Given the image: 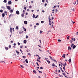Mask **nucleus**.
<instances>
[{
  "mask_svg": "<svg viewBox=\"0 0 78 78\" xmlns=\"http://www.w3.org/2000/svg\"><path fill=\"white\" fill-rule=\"evenodd\" d=\"M60 63L62 64V66H66V62H65L64 63V64H63L61 62H60Z\"/></svg>",
  "mask_w": 78,
  "mask_h": 78,
  "instance_id": "f257e3e1",
  "label": "nucleus"
},
{
  "mask_svg": "<svg viewBox=\"0 0 78 78\" xmlns=\"http://www.w3.org/2000/svg\"><path fill=\"white\" fill-rule=\"evenodd\" d=\"M7 9H8L9 10H10L11 9V8H10V6H7Z\"/></svg>",
  "mask_w": 78,
  "mask_h": 78,
  "instance_id": "f03ea898",
  "label": "nucleus"
},
{
  "mask_svg": "<svg viewBox=\"0 0 78 78\" xmlns=\"http://www.w3.org/2000/svg\"><path fill=\"white\" fill-rule=\"evenodd\" d=\"M16 14H17L18 15H19V14L20 13H19V11H18V10L16 11Z\"/></svg>",
  "mask_w": 78,
  "mask_h": 78,
  "instance_id": "7ed1b4c3",
  "label": "nucleus"
},
{
  "mask_svg": "<svg viewBox=\"0 0 78 78\" xmlns=\"http://www.w3.org/2000/svg\"><path fill=\"white\" fill-rule=\"evenodd\" d=\"M9 5H11V4L12 2L11 1H10L8 2Z\"/></svg>",
  "mask_w": 78,
  "mask_h": 78,
  "instance_id": "20e7f679",
  "label": "nucleus"
},
{
  "mask_svg": "<svg viewBox=\"0 0 78 78\" xmlns=\"http://www.w3.org/2000/svg\"><path fill=\"white\" fill-rule=\"evenodd\" d=\"M24 14H25V12H23L22 14H21V16L22 17H24Z\"/></svg>",
  "mask_w": 78,
  "mask_h": 78,
  "instance_id": "39448f33",
  "label": "nucleus"
},
{
  "mask_svg": "<svg viewBox=\"0 0 78 78\" xmlns=\"http://www.w3.org/2000/svg\"><path fill=\"white\" fill-rule=\"evenodd\" d=\"M24 24H25V25H27V23H28L26 21H25L24 22Z\"/></svg>",
  "mask_w": 78,
  "mask_h": 78,
  "instance_id": "423d86ee",
  "label": "nucleus"
},
{
  "mask_svg": "<svg viewBox=\"0 0 78 78\" xmlns=\"http://www.w3.org/2000/svg\"><path fill=\"white\" fill-rule=\"evenodd\" d=\"M76 48V46H75V45H73V49H74V48Z\"/></svg>",
  "mask_w": 78,
  "mask_h": 78,
  "instance_id": "0eeeda50",
  "label": "nucleus"
},
{
  "mask_svg": "<svg viewBox=\"0 0 78 78\" xmlns=\"http://www.w3.org/2000/svg\"><path fill=\"white\" fill-rule=\"evenodd\" d=\"M10 32H12V28H11V26L10 27Z\"/></svg>",
  "mask_w": 78,
  "mask_h": 78,
  "instance_id": "6e6552de",
  "label": "nucleus"
},
{
  "mask_svg": "<svg viewBox=\"0 0 78 78\" xmlns=\"http://www.w3.org/2000/svg\"><path fill=\"white\" fill-rule=\"evenodd\" d=\"M73 38H72V39L71 40H70V42H71V43H72V42H73Z\"/></svg>",
  "mask_w": 78,
  "mask_h": 78,
  "instance_id": "1a4fd4ad",
  "label": "nucleus"
},
{
  "mask_svg": "<svg viewBox=\"0 0 78 78\" xmlns=\"http://www.w3.org/2000/svg\"><path fill=\"white\" fill-rule=\"evenodd\" d=\"M69 62L70 63L72 62V60H71V59L69 58V60H68Z\"/></svg>",
  "mask_w": 78,
  "mask_h": 78,
  "instance_id": "9d476101",
  "label": "nucleus"
},
{
  "mask_svg": "<svg viewBox=\"0 0 78 78\" xmlns=\"http://www.w3.org/2000/svg\"><path fill=\"white\" fill-rule=\"evenodd\" d=\"M63 55H62V57H63V58H66V56H65L66 55H65L64 54H63Z\"/></svg>",
  "mask_w": 78,
  "mask_h": 78,
  "instance_id": "9b49d317",
  "label": "nucleus"
},
{
  "mask_svg": "<svg viewBox=\"0 0 78 78\" xmlns=\"http://www.w3.org/2000/svg\"><path fill=\"white\" fill-rule=\"evenodd\" d=\"M23 42L24 44H26L27 43V40H25L23 41Z\"/></svg>",
  "mask_w": 78,
  "mask_h": 78,
  "instance_id": "f8f14e48",
  "label": "nucleus"
},
{
  "mask_svg": "<svg viewBox=\"0 0 78 78\" xmlns=\"http://www.w3.org/2000/svg\"><path fill=\"white\" fill-rule=\"evenodd\" d=\"M2 17H5V13H2Z\"/></svg>",
  "mask_w": 78,
  "mask_h": 78,
  "instance_id": "ddd939ff",
  "label": "nucleus"
},
{
  "mask_svg": "<svg viewBox=\"0 0 78 78\" xmlns=\"http://www.w3.org/2000/svg\"><path fill=\"white\" fill-rule=\"evenodd\" d=\"M1 8H2L3 9H5V7L4 6H2Z\"/></svg>",
  "mask_w": 78,
  "mask_h": 78,
  "instance_id": "4468645a",
  "label": "nucleus"
},
{
  "mask_svg": "<svg viewBox=\"0 0 78 78\" xmlns=\"http://www.w3.org/2000/svg\"><path fill=\"white\" fill-rule=\"evenodd\" d=\"M25 62H26V63H28V60H27V59H26Z\"/></svg>",
  "mask_w": 78,
  "mask_h": 78,
  "instance_id": "2eb2a0df",
  "label": "nucleus"
},
{
  "mask_svg": "<svg viewBox=\"0 0 78 78\" xmlns=\"http://www.w3.org/2000/svg\"><path fill=\"white\" fill-rule=\"evenodd\" d=\"M33 72L34 73H37L36 71V70H34L33 71Z\"/></svg>",
  "mask_w": 78,
  "mask_h": 78,
  "instance_id": "dca6fc26",
  "label": "nucleus"
},
{
  "mask_svg": "<svg viewBox=\"0 0 78 78\" xmlns=\"http://www.w3.org/2000/svg\"><path fill=\"white\" fill-rule=\"evenodd\" d=\"M5 50H8V49H9L7 47H5Z\"/></svg>",
  "mask_w": 78,
  "mask_h": 78,
  "instance_id": "f3484780",
  "label": "nucleus"
},
{
  "mask_svg": "<svg viewBox=\"0 0 78 78\" xmlns=\"http://www.w3.org/2000/svg\"><path fill=\"white\" fill-rule=\"evenodd\" d=\"M16 52L17 53V55H19V52L18 51H16Z\"/></svg>",
  "mask_w": 78,
  "mask_h": 78,
  "instance_id": "a211bd4d",
  "label": "nucleus"
},
{
  "mask_svg": "<svg viewBox=\"0 0 78 78\" xmlns=\"http://www.w3.org/2000/svg\"><path fill=\"white\" fill-rule=\"evenodd\" d=\"M48 18L49 19V22H50V20H51V18H50V16H48Z\"/></svg>",
  "mask_w": 78,
  "mask_h": 78,
  "instance_id": "6ab92c4d",
  "label": "nucleus"
},
{
  "mask_svg": "<svg viewBox=\"0 0 78 78\" xmlns=\"http://www.w3.org/2000/svg\"><path fill=\"white\" fill-rule=\"evenodd\" d=\"M20 67H22V68L23 69L24 68V67H23V66H22V65H20Z\"/></svg>",
  "mask_w": 78,
  "mask_h": 78,
  "instance_id": "aec40b11",
  "label": "nucleus"
},
{
  "mask_svg": "<svg viewBox=\"0 0 78 78\" xmlns=\"http://www.w3.org/2000/svg\"><path fill=\"white\" fill-rule=\"evenodd\" d=\"M60 70L62 71V72H64V71L62 70V68L60 67Z\"/></svg>",
  "mask_w": 78,
  "mask_h": 78,
  "instance_id": "412c9836",
  "label": "nucleus"
},
{
  "mask_svg": "<svg viewBox=\"0 0 78 78\" xmlns=\"http://www.w3.org/2000/svg\"><path fill=\"white\" fill-rule=\"evenodd\" d=\"M7 2V1L6 0H4L3 1V2H4V3H6Z\"/></svg>",
  "mask_w": 78,
  "mask_h": 78,
  "instance_id": "4be33fe9",
  "label": "nucleus"
},
{
  "mask_svg": "<svg viewBox=\"0 0 78 78\" xmlns=\"http://www.w3.org/2000/svg\"><path fill=\"white\" fill-rule=\"evenodd\" d=\"M13 12V10H10V12Z\"/></svg>",
  "mask_w": 78,
  "mask_h": 78,
  "instance_id": "5701e85b",
  "label": "nucleus"
},
{
  "mask_svg": "<svg viewBox=\"0 0 78 78\" xmlns=\"http://www.w3.org/2000/svg\"><path fill=\"white\" fill-rule=\"evenodd\" d=\"M47 62H48V64H50V61L49 62V60H47Z\"/></svg>",
  "mask_w": 78,
  "mask_h": 78,
  "instance_id": "b1692460",
  "label": "nucleus"
},
{
  "mask_svg": "<svg viewBox=\"0 0 78 78\" xmlns=\"http://www.w3.org/2000/svg\"><path fill=\"white\" fill-rule=\"evenodd\" d=\"M53 12H52V13H53V14H54L55 13V12H55V9H53L52 10Z\"/></svg>",
  "mask_w": 78,
  "mask_h": 78,
  "instance_id": "393cba45",
  "label": "nucleus"
},
{
  "mask_svg": "<svg viewBox=\"0 0 78 78\" xmlns=\"http://www.w3.org/2000/svg\"><path fill=\"white\" fill-rule=\"evenodd\" d=\"M23 58H24V59H25V58H26V57L24 56H23Z\"/></svg>",
  "mask_w": 78,
  "mask_h": 78,
  "instance_id": "a878e982",
  "label": "nucleus"
},
{
  "mask_svg": "<svg viewBox=\"0 0 78 78\" xmlns=\"http://www.w3.org/2000/svg\"><path fill=\"white\" fill-rule=\"evenodd\" d=\"M69 38H70V36H68L67 37V39H69Z\"/></svg>",
  "mask_w": 78,
  "mask_h": 78,
  "instance_id": "bb28decb",
  "label": "nucleus"
},
{
  "mask_svg": "<svg viewBox=\"0 0 78 78\" xmlns=\"http://www.w3.org/2000/svg\"><path fill=\"white\" fill-rule=\"evenodd\" d=\"M16 29H17V30H18L19 29V27H18V26H16Z\"/></svg>",
  "mask_w": 78,
  "mask_h": 78,
  "instance_id": "cd10ccee",
  "label": "nucleus"
},
{
  "mask_svg": "<svg viewBox=\"0 0 78 78\" xmlns=\"http://www.w3.org/2000/svg\"><path fill=\"white\" fill-rule=\"evenodd\" d=\"M63 69H64V70L65 72H66V70H65V66L63 67Z\"/></svg>",
  "mask_w": 78,
  "mask_h": 78,
  "instance_id": "c85d7f7f",
  "label": "nucleus"
},
{
  "mask_svg": "<svg viewBox=\"0 0 78 78\" xmlns=\"http://www.w3.org/2000/svg\"><path fill=\"white\" fill-rule=\"evenodd\" d=\"M33 18H34V17H35V15H34V14H33Z\"/></svg>",
  "mask_w": 78,
  "mask_h": 78,
  "instance_id": "c756f323",
  "label": "nucleus"
},
{
  "mask_svg": "<svg viewBox=\"0 0 78 78\" xmlns=\"http://www.w3.org/2000/svg\"><path fill=\"white\" fill-rule=\"evenodd\" d=\"M56 5H55L54 7H53V8L54 9H55V8H56Z\"/></svg>",
  "mask_w": 78,
  "mask_h": 78,
  "instance_id": "7c9ffc66",
  "label": "nucleus"
},
{
  "mask_svg": "<svg viewBox=\"0 0 78 78\" xmlns=\"http://www.w3.org/2000/svg\"><path fill=\"white\" fill-rule=\"evenodd\" d=\"M0 12H3V10H2V9L0 10Z\"/></svg>",
  "mask_w": 78,
  "mask_h": 78,
  "instance_id": "2f4dec72",
  "label": "nucleus"
},
{
  "mask_svg": "<svg viewBox=\"0 0 78 78\" xmlns=\"http://www.w3.org/2000/svg\"><path fill=\"white\" fill-rule=\"evenodd\" d=\"M38 71L39 72V73H42V72L41 71H40L38 70Z\"/></svg>",
  "mask_w": 78,
  "mask_h": 78,
  "instance_id": "473e14b6",
  "label": "nucleus"
},
{
  "mask_svg": "<svg viewBox=\"0 0 78 78\" xmlns=\"http://www.w3.org/2000/svg\"><path fill=\"white\" fill-rule=\"evenodd\" d=\"M37 17H38V15H37V16L35 17V19H37Z\"/></svg>",
  "mask_w": 78,
  "mask_h": 78,
  "instance_id": "72a5a7b5",
  "label": "nucleus"
},
{
  "mask_svg": "<svg viewBox=\"0 0 78 78\" xmlns=\"http://www.w3.org/2000/svg\"><path fill=\"white\" fill-rule=\"evenodd\" d=\"M76 2H74L73 3L74 5H75V4H76Z\"/></svg>",
  "mask_w": 78,
  "mask_h": 78,
  "instance_id": "f704fd0d",
  "label": "nucleus"
},
{
  "mask_svg": "<svg viewBox=\"0 0 78 78\" xmlns=\"http://www.w3.org/2000/svg\"><path fill=\"white\" fill-rule=\"evenodd\" d=\"M58 42H61V40H58Z\"/></svg>",
  "mask_w": 78,
  "mask_h": 78,
  "instance_id": "c9c22d12",
  "label": "nucleus"
},
{
  "mask_svg": "<svg viewBox=\"0 0 78 78\" xmlns=\"http://www.w3.org/2000/svg\"><path fill=\"white\" fill-rule=\"evenodd\" d=\"M70 46H69L68 47V50H70Z\"/></svg>",
  "mask_w": 78,
  "mask_h": 78,
  "instance_id": "e433bc0d",
  "label": "nucleus"
},
{
  "mask_svg": "<svg viewBox=\"0 0 78 78\" xmlns=\"http://www.w3.org/2000/svg\"><path fill=\"white\" fill-rule=\"evenodd\" d=\"M28 36L26 35V39H28Z\"/></svg>",
  "mask_w": 78,
  "mask_h": 78,
  "instance_id": "4c0bfd02",
  "label": "nucleus"
},
{
  "mask_svg": "<svg viewBox=\"0 0 78 78\" xmlns=\"http://www.w3.org/2000/svg\"><path fill=\"white\" fill-rule=\"evenodd\" d=\"M27 55H30V56H31V54H30V53H28Z\"/></svg>",
  "mask_w": 78,
  "mask_h": 78,
  "instance_id": "58836bf2",
  "label": "nucleus"
},
{
  "mask_svg": "<svg viewBox=\"0 0 78 78\" xmlns=\"http://www.w3.org/2000/svg\"><path fill=\"white\" fill-rule=\"evenodd\" d=\"M36 64H37V66H39V64H38V63L37 62H36Z\"/></svg>",
  "mask_w": 78,
  "mask_h": 78,
  "instance_id": "ea45409f",
  "label": "nucleus"
},
{
  "mask_svg": "<svg viewBox=\"0 0 78 78\" xmlns=\"http://www.w3.org/2000/svg\"><path fill=\"white\" fill-rule=\"evenodd\" d=\"M40 69H43V67H41Z\"/></svg>",
  "mask_w": 78,
  "mask_h": 78,
  "instance_id": "a19ab883",
  "label": "nucleus"
},
{
  "mask_svg": "<svg viewBox=\"0 0 78 78\" xmlns=\"http://www.w3.org/2000/svg\"><path fill=\"white\" fill-rule=\"evenodd\" d=\"M39 25V23H37L36 24V25L38 26V25Z\"/></svg>",
  "mask_w": 78,
  "mask_h": 78,
  "instance_id": "79ce46f5",
  "label": "nucleus"
},
{
  "mask_svg": "<svg viewBox=\"0 0 78 78\" xmlns=\"http://www.w3.org/2000/svg\"><path fill=\"white\" fill-rule=\"evenodd\" d=\"M34 29H36V26H34Z\"/></svg>",
  "mask_w": 78,
  "mask_h": 78,
  "instance_id": "37998d69",
  "label": "nucleus"
},
{
  "mask_svg": "<svg viewBox=\"0 0 78 78\" xmlns=\"http://www.w3.org/2000/svg\"><path fill=\"white\" fill-rule=\"evenodd\" d=\"M41 23H44V21H41Z\"/></svg>",
  "mask_w": 78,
  "mask_h": 78,
  "instance_id": "c03bdc74",
  "label": "nucleus"
},
{
  "mask_svg": "<svg viewBox=\"0 0 78 78\" xmlns=\"http://www.w3.org/2000/svg\"><path fill=\"white\" fill-rule=\"evenodd\" d=\"M11 15H10L9 16V18H11Z\"/></svg>",
  "mask_w": 78,
  "mask_h": 78,
  "instance_id": "a18cd8bd",
  "label": "nucleus"
},
{
  "mask_svg": "<svg viewBox=\"0 0 78 78\" xmlns=\"http://www.w3.org/2000/svg\"><path fill=\"white\" fill-rule=\"evenodd\" d=\"M9 48H11V45H9Z\"/></svg>",
  "mask_w": 78,
  "mask_h": 78,
  "instance_id": "49530a36",
  "label": "nucleus"
},
{
  "mask_svg": "<svg viewBox=\"0 0 78 78\" xmlns=\"http://www.w3.org/2000/svg\"><path fill=\"white\" fill-rule=\"evenodd\" d=\"M52 66H55V64H54V63H53V64L52 65Z\"/></svg>",
  "mask_w": 78,
  "mask_h": 78,
  "instance_id": "de8ad7c7",
  "label": "nucleus"
},
{
  "mask_svg": "<svg viewBox=\"0 0 78 78\" xmlns=\"http://www.w3.org/2000/svg\"><path fill=\"white\" fill-rule=\"evenodd\" d=\"M73 41H75V38H73Z\"/></svg>",
  "mask_w": 78,
  "mask_h": 78,
  "instance_id": "09e8293b",
  "label": "nucleus"
},
{
  "mask_svg": "<svg viewBox=\"0 0 78 78\" xmlns=\"http://www.w3.org/2000/svg\"><path fill=\"white\" fill-rule=\"evenodd\" d=\"M44 2H45V0H42V2L44 3Z\"/></svg>",
  "mask_w": 78,
  "mask_h": 78,
  "instance_id": "8fccbe9b",
  "label": "nucleus"
},
{
  "mask_svg": "<svg viewBox=\"0 0 78 78\" xmlns=\"http://www.w3.org/2000/svg\"><path fill=\"white\" fill-rule=\"evenodd\" d=\"M40 33L41 34V33H42V31L41 30H40Z\"/></svg>",
  "mask_w": 78,
  "mask_h": 78,
  "instance_id": "3c124183",
  "label": "nucleus"
},
{
  "mask_svg": "<svg viewBox=\"0 0 78 78\" xmlns=\"http://www.w3.org/2000/svg\"><path fill=\"white\" fill-rule=\"evenodd\" d=\"M23 47V46H20V48H22Z\"/></svg>",
  "mask_w": 78,
  "mask_h": 78,
  "instance_id": "603ef678",
  "label": "nucleus"
},
{
  "mask_svg": "<svg viewBox=\"0 0 78 78\" xmlns=\"http://www.w3.org/2000/svg\"><path fill=\"white\" fill-rule=\"evenodd\" d=\"M45 59L46 61H47V59H48V58H45Z\"/></svg>",
  "mask_w": 78,
  "mask_h": 78,
  "instance_id": "864d4df0",
  "label": "nucleus"
},
{
  "mask_svg": "<svg viewBox=\"0 0 78 78\" xmlns=\"http://www.w3.org/2000/svg\"><path fill=\"white\" fill-rule=\"evenodd\" d=\"M47 3L45 4H44V6H47Z\"/></svg>",
  "mask_w": 78,
  "mask_h": 78,
  "instance_id": "5fc2aeb1",
  "label": "nucleus"
},
{
  "mask_svg": "<svg viewBox=\"0 0 78 78\" xmlns=\"http://www.w3.org/2000/svg\"><path fill=\"white\" fill-rule=\"evenodd\" d=\"M29 8H32L31 6V5L30 6H29Z\"/></svg>",
  "mask_w": 78,
  "mask_h": 78,
  "instance_id": "6e6d98bb",
  "label": "nucleus"
},
{
  "mask_svg": "<svg viewBox=\"0 0 78 78\" xmlns=\"http://www.w3.org/2000/svg\"><path fill=\"white\" fill-rule=\"evenodd\" d=\"M19 33L20 34H22V32H21V31H20V32H19Z\"/></svg>",
  "mask_w": 78,
  "mask_h": 78,
  "instance_id": "4d7b16f0",
  "label": "nucleus"
},
{
  "mask_svg": "<svg viewBox=\"0 0 78 78\" xmlns=\"http://www.w3.org/2000/svg\"><path fill=\"white\" fill-rule=\"evenodd\" d=\"M18 45H20V43H19V42H18Z\"/></svg>",
  "mask_w": 78,
  "mask_h": 78,
  "instance_id": "13d9d810",
  "label": "nucleus"
},
{
  "mask_svg": "<svg viewBox=\"0 0 78 78\" xmlns=\"http://www.w3.org/2000/svg\"><path fill=\"white\" fill-rule=\"evenodd\" d=\"M13 45H14V46H15L16 45V43H14L13 44Z\"/></svg>",
  "mask_w": 78,
  "mask_h": 78,
  "instance_id": "bf43d9fd",
  "label": "nucleus"
},
{
  "mask_svg": "<svg viewBox=\"0 0 78 78\" xmlns=\"http://www.w3.org/2000/svg\"><path fill=\"white\" fill-rule=\"evenodd\" d=\"M49 58H50V59H52V57L50 56H49Z\"/></svg>",
  "mask_w": 78,
  "mask_h": 78,
  "instance_id": "052dcab7",
  "label": "nucleus"
},
{
  "mask_svg": "<svg viewBox=\"0 0 78 78\" xmlns=\"http://www.w3.org/2000/svg\"><path fill=\"white\" fill-rule=\"evenodd\" d=\"M24 30L25 32L26 31V28H24Z\"/></svg>",
  "mask_w": 78,
  "mask_h": 78,
  "instance_id": "680f3d73",
  "label": "nucleus"
},
{
  "mask_svg": "<svg viewBox=\"0 0 78 78\" xmlns=\"http://www.w3.org/2000/svg\"><path fill=\"white\" fill-rule=\"evenodd\" d=\"M12 30H13V31H14V28H12Z\"/></svg>",
  "mask_w": 78,
  "mask_h": 78,
  "instance_id": "e2e57ef3",
  "label": "nucleus"
},
{
  "mask_svg": "<svg viewBox=\"0 0 78 78\" xmlns=\"http://www.w3.org/2000/svg\"><path fill=\"white\" fill-rule=\"evenodd\" d=\"M41 57H38V59H41Z\"/></svg>",
  "mask_w": 78,
  "mask_h": 78,
  "instance_id": "0e129e2a",
  "label": "nucleus"
},
{
  "mask_svg": "<svg viewBox=\"0 0 78 78\" xmlns=\"http://www.w3.org/2000/svg\"><path fill=\"white\" fill-rule=\"evenodd\" d=\"M72 23H73V24L75 23V22L73 21H72Z\"/></svg>",
  "mask_w": 78,
  "mask_h": 78,
  "instance_id": "69168bd1",
  "label": "nucleus"
},
{
  "mask_svg": "<svg viewBox=\"0 0 78 78\" xmlns=\"http://www.w3.org/2000/svg\"><path fill=\"white\" fill-rule=\"evenodd\" d=\"M23 9H26V7H24Z\"/></svg>",
  "mask_w": 78,
  "mask_h": 78,
  "instance_id": "338daca9",
  "label": "nucleus"
},
{
  "mask_svg": "<svg viewBox=\"0 0 78 78\" xmlns=\"http://www.w3.org/2000/svg\"><path fill=\"white\" fill-rule=\"evenodd\" d=\"M73 11H75V8H73Z\"/></svg>",
  "mask_w": 78,
  "mask_h": 78,
  "instance_id": "774afa93",
  "label": "nucleus"
}]
</instances>
